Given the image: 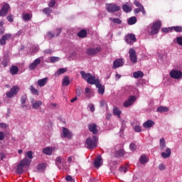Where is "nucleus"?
<instances>
[{
	"label": "nucleus",
	"mask_w": 182,
	"mask_h": 182,
	"mask_svg": "<svg viewBox=\"0 0 182 182\" xmlns=\"http://www.w3.org/2000/svg\"><path fill=\"white\" fill-rule=\"evenodd\" d=\"M99 138L96 135L92 136V137H88L85 141V144L87 149H93L97 147V141Z\"/></svg>",
	"instance_id": "obj_1"
},
{
	"label": "nucleus",
	"mask_w": 182,
	"mask_h": 182,
	"mask_svg": "<svg viewBox=\"0 0 182 182\" xmlns=\"http://www.w3.org/2000/svg\"><path fill=\"white\" fill-rule=\"evenodd\" d=\"M160 29H161V21L160 20H157L153 23L149 30V35H157Z\"/></svg>",
	"instance_id": "obj_2"
},
{
	"label": "nucleus",
	"mask_w": 182,
	"mask_h": 182,
	"mask_svg": "<svg viewBox=\"0 0 182 182\" xmlns=\"http://www.w3.org/2000/svg\"><path fill=\"white\" fill-rule=\"evenodd\" d=\"M134 4L137 7L136 9H134V14H137L141 12L143 15H146V9H144V6H143L139 1L135 0Z\"/></svg>",
	"instance_id": "obj_3"
},
{
	"label": "nucleus",
	"mask_w": 182,
	"mask_h": 182,
	"mask_svg": "<svg viewBox=\"0 0 182 182\" xmlns=\"http://www.w3.org/2000/svg\"><path fill=\"white\" fill-rule=\"evenodd\" d=\"M106 9L107 12H109V14H114V12H119L121 8L119 6H117V4H107Z\"/></svg>",
	"instance_id": "obj_4"
},
{
	"label": "nucleus",
	"mask_w": 182,
	"mask_h": 182,
	"mask_svg": "<svg viewBox=\"0 0 182 182\" xmlns=\"http://www.w3.org/2000/svg\"><path fill=\"white\" fill-rule=\"evenodd\" d=\"M102 51V46H97L96 48H89L86 50L87 55L88 56H95V55H97V53H100Z\"/></svg>",
	"instance_id": "obj_5"
},
{
	"label": "nucleus",
	"mask_w": 182,
	"mask_h": 182,
	"mask_svg": "<svg viewBox=\"0 0 182 182\" xmlns=\"http://www.w3.org/2000/svg\"><path fill=\"white\" fill-rule=\"evenodd\" d=\"M18 92H19V87L15 85L11 88L10 91L7 92L6 97L9 98L14 97L15 95H18Z\"/></svg>",
	"instance_id": "obj_6"
},
{
	"label": "nucleus",
	"mask_w": 182,
	"mask_h": 182,
	"mask_svg": "<svg viewBox=\"0 0 182 182\" xmlns=\"http://www.w3.org/2000/svg\"><path fill=\"white\" fill-rule=\"evenodd\" d=\"M41 62H42V58H36L33 63H31L29 66V70H35L36 68H38V65H41Z\"/></svg>",
	"instance_id": "obj_7"
},
{
	"label": "nucleus",
	"mask_w": 182,
	"mask_h": 182,
	"mask_svg": "<svg viewBox=\"0 0 182 182\" xmlns=\"http://www.w3.org/2000/svg\"><path fill=\"white\" fill-rule=\"evenodd\" d=\"M129 54L131 62H132V63H137V55H136V50L130 48Z\"/></svg>",
	"instance_id": "obj_8"
},
{
	"label": "nucleus",
	"mask_w": 182,
	"mask_h": 182,
	"mask_svg": "<svg viewBox=\"0 0 182 182\" xmlns=\"http://www.w3.org/2000/svg\"><path fill=\"white\" fill-rule=\"evenodd\" d=\"M170 76L173 77V79H181L182 72L178 70H172L170 72Z\"/></svg>",
	"instance_id": "obj_9"
},
{
	"label": "nucleus",
	"mask_w": 182,
	"mask_h": 182,
	"mask_svg": "<svg viewBox=\"0 0 182 182\" xmlns=\"http://www.w3.org/2000/svg\"><path fill=\"white\" fill-rule=\"evenodd\" d=\"M9 4H4L0 10V16H6L8 12H9Z\"/></svg>",
	"instance_id": "obj_10"
},
{
	"label": "nucleus",
	"mask_w": 182,
	"mask_h": 182,
	"mask_svg": "<svg viewBox=\"0 0 182 182\" xmlns=\"http://www.w3.org/2000/svg\"><path fill=\"white\" fill-rule=\"evenodd\" d=\"M12 38V34L6 33L0 39V45L1 46H5L6 45V41H9Z\"/></svg>",
	"instance_id": "obj_11"
},
{
	"label": "nucleus",
	"mask_w": 182,
	"mask_h": 182,
	"mask_svg": "<svg viewBox=\"0 0 182 182\" xmlns=\"http://www.w3.org/2000/svg\"><path fill=\"white\" fill-rule=\"evenodd\" d=\"M136 102V96H129L128 100L124 102V107H130Z\"/></svg>",
	"instance_id": "obj_12"
},
{
	"label": "nucleus",
	"mask_w": 182,
	"mask_h": 182,
	"mask_svg": "<svg viewBox=\"0 0 182 182\" xmlns=\"http://www.w3.org/2000/svg\"><path fill=\"white\" fill-rule=\"evenodd\" d=\"M88 129L92 134H97L99 133V130L97 129V124L92 123L88 124Z\"/></svg>",
	"instance_id": "obj_13"
},
{
	"label": "nucleus",
	"mask_w": 182,
	"mask_h": 182,
	"mask_svg": "<svg viewBox=\"0 0 182 182\" xmlns=\"http://www.w3.org/2000/svg\"><path fill=\"white\" fill-rule=\"evenodd\" d=\"M125 41L127 43L132 45V42H136V36L133 33L128 34L125 37Z\"/></svg>",
	"instance_id": "obj_14"
},
{
	"label": "nucleus",
	"mask_w": 182,
	"mask_h": 182,
	"mask_svg": "<svg viewBox=\"0 0 182 182\" xmlns=\"http://www.w3.org/2000/svg\"><path fill=\"white\" fill-rule=\"evenodd\" d=\"M123 59L117 58L113 63V69H117V68H120V66H123Z\"/></svg>",
	"instance_id": "obj_15"
},
{
	"label": "nucleus",
	"mask_w": 182,
	"mask_h": 182,
	"mask_svg": "<svg viewBox=\"0 0 182 182\" xmlns=\"http://www.w3.org/2000/svg\"><path fill=\"white\" fill-rule=\"evenodd\" d=\"M31 104H32L33 109H34L35 110H38V109H39V107L41 106H42L43 102L41 100L36 101L35 100H31Z\"/></svg>",
	"instance_id": "obj_16"
},
{
	"label": "nucleus",
	"mask_w": 182,
	"mask_h": 182,
	"mask_svg": "<svg viewBox=\"0 0 182 182\" xmlns=\"http://www.w3.org/2000/svg\"><path fill=\"white\" fill-rule=\"evenodd\" d=\"M102 164H103V161H102V156L100 155H98L94 161V166L95 167H96V168H99V167H100Z\"/></svg>",
	"instance_id": "obj_17"
},
{
	"label": "nucleus",
	"mask_w": 182,
	"mask_h": 182,
	"mask_svg": "<svg viewBox=\"0 0 182 182\" xmlns=\"http://www.w3.org/2000/svg\"><path fill=\"white\" fill-rule=\"evenodd\" d=\"M63 137H66L67 139H72V132L70 131H69V129H68L65 127L63 128Z\"/></svg>",
	"instance_id": "obj_18"
},
{
	"label": "nucleus",
	"mask_w": 182,
	"mask_h": 182,
	"mask_svg": "<svg viewBox=\"0 0 182 182\" xmlns=\"http://www.w3.org/2000/svg\"><path fill=\"white\" fill-rule=\"evenodd\" d=\"M87 82L89 83V85H95L96 86L100 81H99L98 79H96L95 76L91 75Z\"/></svg>",
	"instance_id": "obj_19"
},
{
	"label": "nucleus",
	"mask_w": 182,
	"mask_h": 182,
	"mask_svg": "<svg viewBox=\"0 0 182 182\" xmlns=\"http://www.w3.org/2000/svg\"><path fill=\"white\" fill-rule=\"evenodd\" d=\"M161 156L163 159L170 158L171 156V149H170V148H166V152H162Z\"/></svg>",
	"instance_id": "obj_20"
},
{
	"label": "nucleus",
	"mask_w": 182,
	"mask_h": 182,
	"mask_svg": "<svg viewBox=\"0 0 182 182\" xmlns=\"http://www.w3.org/2000/svg\"><path fill=\"white\" fill-rule=\"evenodd\" d=\"M96 87L98 89L99 95H105V85H102V83L97 82Z\"/></svg>",
	"instance_id": "obj_21"
},
{
	"label": "nucleus",
	"mask_w": 182,
	"mask_h": 182,
	"mask_svg": "<svg viewBox=\"0 0 182 182\" xmlns=\"http://www.w3.org/2000/svg\"><path fill=\"white\" fill-rule=\"evenodd\" d=\"M47 83H48V77H44L37 81V85L40 87H43V86H45V85H46Z\"/></svg>",
	"instance_id": "obj_22"
},
{
	"label": "nucleus",
	"mask_w": 182,
	"mask_h": 182,
	"mask_svg": "<svg viewBox=\"0 0 182 182\" xmlns=\"http://www.w3.org/2000/svg\"><path fill=\"white\" fill-rule=\"evenodd\" d=\"M154 126V122L153 120L149 119L143 124V127L147 129L153 127Z\"/></svg>",
	"instance_id": "obj_23"
},
{
	"label": "nucleus",
	"mask_w": 182,
	"mask_h": 182,
	"mask_svg": "<svg viewBox=\"0 0 182 182\" xmlns=\"http://www.w3.org/2000/svg\"><path fill=\"white\" fill-rule=\"evenodd\" d=\"M53 151V148L52 147H46L43 149V153L46 154L47 156H52V153Z\"/></svg>",
	"instance_id": "obj_24"
},
{
	"label": "nucleus",
	"mask_w": 182,
	"mask_h": 182,
	"mask_svg": "<svg viewBox=\"0 0 182 182\" xmlns=\"http://www.w3.org/2000/svg\"><path fill=\"white\" fill-rule=\"evenodd\" d=\"M77 36L82 38H86L87 36V31L85 29H82L77 33Z\"/></svg>",
	"instance_id": "obj_25"
},
{
	"label": "nucleus",
	"mask_w": 182,
	"mask_h": 182,
	"mask_svg": "<svg viewBox=\"0 0 182 182\" xmlns=\"http://www.w3.org/2000/svg\"><path fill=\"white\" fill-rule=\"evenodd\" d=\"M22 18L23 21L28 22L32 19V14H30L29 13L23 14Z\"/></svg>",
	"instance_id": "obj_26"
},
{
	"label": "nucleus",
	"mask_w": 182,
	"mask_h": 182,
	"mask_svg": "<svg viewBox=\"0 0 182 182\" xmlns=\"http://www.w3.org/2000/svg\"><path fill=\"white\" fill-rule=\"evenodd\" d=\"M46 169V165L45 164H39L37 166V171L38 173H43Z\"/></svg>",
	"instance_id": "obj_27"
},
{
	"label": "nucleus",
	"mask_w": 182,
	"mask_h": 182,
	"mask_svg": "<svg viewBox=\"0 0 182 182\" xmlns=\"http://www.w3.org/2000/svg\"><path fill=\"white\" fill-rule=\"evenodd\" d=\"M20 164L23 167H25V166L29 167V166H31V160L28 159L27 158H24L23 160L21 161Z\"/></svg>",
	"instance_id": "obj_28"
},
{
	"label": "nucleus",
	"mask_w": 182,
	"mask_h": 182,
	"mask_svg": "<svg viewBox=\"0 0 182 182\" xmlns=\"http://www.w3.org/2000/svg\"><path fill=\"white\" fill-rule=\"evenodd\" d=\"M149 157L146 156V155H141L139 159L141 164H146V163H149Z\"/></svg>",
	"instance_id": "obj_29"
},
{
	"label": "nucleus",
	"mask_w": 182,
	"mask_h": 182,
	"mask_svg": "<svg viewBox=\"0 0 182 182\" xmlns=\"http://www.w3.org/2000/svg\"><path fill=\"white\" fill-rule=\"evenodd\" d=\"M143 76H144V73H143V72H141V70H138L133 73V77L135 79H139V77H143Z\"/></svg>",
	"instance_id": "obj_30"
},
{
	"label": "nucleus",
	"mask_w": 182,
	"mask_h": 182,
	"mask_svg": "<svg viewBox=\"0 0 182 182\" xmlns=\"http://www.w3.org/2000/svg\"><path fill=\"white\" fill-rule=\"evenodd\" d=\"M80 75L82 78L85 79V80H87V82L89 80L90 76H92V74L90 73H86L85 71H81Z\"/></svg>",
	"instance_id": "obj_31"
},
{
	"label": "nucleus",
	"mask_w": 182,
	"mask_h": 182,
	"mask_svg": "<svg viewBox=\"0 0 182 182\" xmlns=\"http://www.w3.org/2000/svg\"><path fill=\"white\" fill-rule=\"evenodd\" d=\"M114 156L117 159H120V157H123L124 156V151L123 149H119L115 152Z\"/></svg>",
	"instance_id": "obj_32"
},
{
	"label": "nucleus",
	"mask_w": 182,
	"mask_h": 182,
	"mask_svg": "<svg viewBox=\"0 0 182 182\" xmlns=\"http://www.w3.org/2000/svg\"><path fill=\"white\" fill-rule=\"evenodd\" d=\"M62 85L63 86H69V85H70V80H69V76H65L63 77Z\"/></svg>",
	"instance_id": "obj_33"
},
{
	"label": "nucleus",
	"mask_w": 182,
	"mask_h": 182,
	"mask_svg": "<svg viewBox=\"0 0 182 182\" xmlns=\"http://www.w3.org/2000/svg\"><path fill=\"white\" fill-rule=\"evenodd\" d=\"M18 72H19V68H18L15 65L11 66V68H10V73L13 75H18Z\"/></svg>",
	"instance_id": "obj_34"
},
{
	"label": "nucleus",
	"mask_w": 182,
	"mask_h": 182,
	"mask_svg": "<svg viewBox=\"0 0 182 182\" xmlns=\"http://www.w3.org/2000/svg\"><path fill=\"white\" fill-rule=\"evenodd\" d=\"M109 21H110L111 22H113V23H117V25H122V20H120V18H112V17H109Z\"/></svg>",
	"instance_id": "obj_35"
},
{
	"label": "nucleus",
	"mask_w": 182,
	"mask_h": 182,
	"mask_svg": "<svg viewBox=\"0 0 182 182\" xmlns=\"http://www.w3.org/2000/svg\"><path fill=\"white\" fill-rule=\"evenodd\" d=\"M113 114L114 116H117L118 117H120V114H122V111L119 109V107H114V108H113Z\"/></svg>",
	"instance_id": "obj_36"
},
{
	"label": "nucleus",
	"mask_w": 182,
	"mask_h": 182,
	"mask_svg": "<svg viewBox=\"0 0 182 182\" xmlns=\"http://www.w3.org/2000/svg\"><path fill=\"white\" fill-rule=\"evenodd\" d=\"M29 90L33 95H35L36 96H39V90H38V89L36 88H34L33 85L30 86Z\"/></svg>",
	"instance_id": "obj_37"
},
{
	"label": "nucleus",
	"mask_w": 182,
	"mask_h": 182,
	"mask_svg": "<svg viewBox=\"0 0 182 182\" xmlns=\"http://www.w3.org/2000/svg\"><path fill=\"white\" fill-rule=\"evenodd\" d=\"M169 109L167 107H163L161 106L157 108L156 111L159 112V113H164L166 112H168Z\"/></svg>",
	"instance_id": "obj_38"
},
{
	"label": "nucleus",
	"mask_w": 182,
	"mask_h": 182,
	"mask_svg": "<svg viewBox=\"0 0 182 182\" xmlns=\"http://www.w3.org/2000/svg\"><path fill=\"white\" fill-rule=\"evenodd\" d=\"M127 22H128L129 25H134V23H136V22H137V18H136V16L130 17L127 20Z\"/></svg>",
	"instance_id": "obj_39"
},
{
	"label": "nucleus",
	"mask_w": 182,
	"mask_h": 182,
	"mask_svg": "<svg viewBox=\"0 0 182 182\" xmlns=\"http://www.w3.org/2000/svg\"><path fill=\"white\" fill-rule=\"evenodd\" d=\"M52 12L53 10L49 7H46L43 9V14H45V15H47V16H50V14H52Z\"/></svg>",
	"instance_id": "obj_40"
},
{
	"label": "nucleus",
	"mask_w": 182,
	"mask_h": 182,
	"mask_svg": "<svg viewBox=\"0 0 182 182\" xmlns=\"http://www.w3.org/2000/svg\"><path fill=\"white\" fill-rule=\"evenodd\" d=\"M159 147L161 150L166 149V139H164V138L160 139Z\"/></svg>",
	"instance_id": "obj_41"
},
{
	"label": "nucleus",
	"mask_w": 182,
	"mask_h": 182,
	"mask_svg": "<svg viewBox=\"0 0 182 182\" xmlns=\"http://www.w3.org/2000/svg\"><path fill=\"white\" fill-rule=\"evenodd\" d=\"M68 70L65 68H60L56 73L55 76H60V75H63V73H66Z\"/></svg>",
	"instance_id": "obj_42"
},
{
	"label": "nucleus",
	"mask_w": 182,
	"mask_h": 182,
	"mask_svg": "<svg viewBox=\"0 0 182 182\" xmlns=\"http://www.w3.org/2000/svg\"><path fill=\"white\" fill-rule=\"evenodd\" d=\"M4 25H5V22L4 21H0V35L5 33V27H4Z\"/></svg>",
	"instance_id": "obj_43"
},
{
	"label": "nucleus",
	"mask_w": 182,
	"mask_h": 182,
	"mask_svg": "<svg viewBox=\"0 0 182 182\" xmlns=\"http://www.w3.org/2000/svg\"><path fill=\"white\" fill-rule=\"evenodd\" d=\"M122 9L124 12H126L127 14H128L129 12H132V7L129 6V5L127 4H124L122 6Z\"/></svg>",
	"instance_id": "obj_44"
},
{
	"label": "nucleus",
	"mask_w": 182,
	"mask_h": 182,
	"mask_svg": "<svg viewBox=\"0 0 182 182\" xmlns=\"http://www.w3.org/2000/svg\"><path fill=\"white\" fill-rule=\"evenodd\" d=\"M16 172L18 174H22L23 173V166L19 163L17 166Z\"/></svg>",
	"instance_id": "obj_45"
},
{
	"label": "nucleus",
	"mask_w": 182,
	"mask_h": 182,
	"mask_svg": "<svg viewBox=\"0 0 182 182\" xmlns=\"http://www.w3.org/2000/svg\"><path fill=\"white\" fill-rule=\"evenodd\" d=\"M60 164H62V157L58 156L55 159V166L60 168Z\"/></svg>",
	"instance_id": "obj_46"
},
{
	"label": "nucleus",
	"mask_w": 182,
	"mask_h": 182,
	"mask_svg": "<svg viewBox=\"0 0 182 182\" xmlns=\"http://www.w3.org/2000/svg\"><path fill=\"white\" fill-rule=\"evenodd\" d=\"M8 63H9V59L8 58H4L1 62L4 68H6V66H8Z\"/></svg>",
	"instance_id": "obj_47"
},
{
	"label": "nucleus",
	"mask_w": 182,
	"mask_h": 182,
	"mask_svg": "<svg viewBox=\"0 0 182 182\" xmlns=\"http://www.w3.org/2000/svg\"><path fill=\"white\" fill-rule=\"evenodd\" d=\"M59 60H60V58H59V57H50V63H55V62H59Z\"/></svg>",
	"instance_id": "obj_48"
},
{
	"label": "nucleus",
	"mask_w": 182,
	"mask_h": 182,
	"mask_svg": "<svg viewBox=\"0 0 182 182\" xmlns=\"http://www.w3.org/2000/svg\"><path fill=\"white\" fill-rule=\"evenodd\" d=\"M21 105H25V103H26V100H28V96H26V95H22L21 97Z\"/></svg>",
	"instance_id": "obj_49"
},
{
	"label": "nucleus",
	"mask_w": 182,
	"mask_h": 182,
	"mask_svg": "<svg viewBox=\"0 0 182 182\" xmlns=\"http://www.w3.org/2000/svg\"><path fill=\"white\" fill-rule=\"evenodd\" d=\"M161 31L162 32H164V33H168V32H171V31H173V28L172 27L163 28Z\"/></svg>",
	"instance_id": "obj_50"
},
{
	"label": "nucleus",
	"mask_w": 182,
	"mask_h": 182,
	"mask_svg": "<svg viewBox=\"0 0 182 182\" xmlns=\"http://www.w3.org/2000/svg\"><path fill=\"white\" fill-rule=\"evenodd\" d=\"M174 30L175 32H182V27L180 26L172 27V30Z\"/></svg>",
	"instance_id": "obj_51"
},
{
	"label": "nucleus",
	"mask_w": 182,
	"mask_h": 182,
	"mask_svg": "<svg viewBox=\"0 0 182 182\" xmlns=\"http://www.w3.org/2000/svg\"><path fill=\"white\" fill-rule=\"evenodd\" d=\"M53 53V50H52V49L50 48L43 50L44 55H52Z\"/></svg>",
	"instance_id": "obj_52"
},
{
	"label": "nucleus",
	"mask_w": 182,
	"mask_h": 182,
	"mask_svg": "<svg viewBox=\"0 0 182 182\" xmlns=\"http://www.w3.org/2000/svg\"><path fill=\"white\" fill-rule=\"evenodd\" d=\"M56 4V1L55 0H50L48 3V6L49 8H53L54 5Z\"/></svg>",
	"instance_id": "obj_53"
},
{
	"label": "nucleus",
	"mask_w": 182,
	"mask_h": 182,
	"mask_svg": "<svg viewBox=\"0 0 182 182\" xmlns=\"http://www.w3.org/2000/svg\"><path fill=\"white\" fill-rule=\"evenodd\" d=\"M26 156L27 157H28L30 159H33V153L32 152V151H28L26 152Z\"/></svg>",
	"instance_id": "obj_54"
},
{
	"label": "nucleus",
	"mask_w": 182,
	"mask_h": 182,
	"mask_svg": "<svg viewBox=\"0 0 182 182\" xmlns=\"http://www.w3.org/2000/svg\"><path fill=\"white\" fill-rule=\"evenodd\" d=\"M119 171H120L121 173H124V174H125V173L127 172V167H126V166H121V167L119 168Z\"/></svg>",
	"instance_id": "obj_55"
},
{
	"label": "nucleus",
	"mask_w": 182,
	"mask_h": 182,
	"mask_svg": "<svg viewBox=\"0 0 182 182\" xmlns=\"http://www.w3.org/2000/svg\"><path fill=\"white\" fill-rule=\"evenodd\" d=\"M134 129V132H136L137 133H140V132H141V127L139 125H136Z\"/></svg>",
	"instance_id": "obj_56"
},
{
	"label": "nucleus",
	"mask_w": 182,
	"mask_h": 182,
	"mask_svg": "<svg viewBox=\"0 0 182 182\" xmlns=\"http://www.w3.org/2000/svg\"><path fill=\"white\" fill-rule=\"evenodd\" d=\"M6 19L9 21V22H14V16L12 14H9Z\"/></svg>",
	"instance_id": "obj_57"
},
{
	"label": "nucleus",
	"mask_w": 182,
	"mask_h": 182,
	"mask_svg": "<svg viewBox=\"0 0 182 182\" xmlns=\"http://www.w3.org/2000/svg\"><path fill=\"white\" fill-rule=\"evenodd\" d=\"M129 149L132 151H134V150H136V144L134 143L130 144Z\"/></svg>",
	"instance_id": "obj_58"
},
{
	"label": "nucleus",
	"mask_w": 182,
	"mask_h": 182,
	"mask_svg": "<svg viewBox=\"0 0 182 182\" xmlns=\"http://www.w3.org/2000/svg\"><path fill=\"white\" fill-rule=\"evenodd\" d=\"M65 180L68 182H75V180L70 176H67Z\"/></svg>",
	"instance_id": "obj_59"
},
{
	"label": "nucleus",
	"mask_w": 182,
	"mask_h": 182,
	"mask_svg": "<svg viewBox=\"0 0 182 182\" xmlns=\"http://www.w3.org/2000/svg\"><path fill=\"white\" fill-rule=\"evenodd\" d=\"M176 42L178 45L182 46V37H177L176 38Z\"/></svg>",
	"instance_id": "obj_60"
},
{
	"label": "nucleus",
	"mask_w": 182,
	"mask_h": 182,
	"mask_svg": "<svg viewBox=\"0 0 182 182\" xmlns=\"http://www.w3.org/2000/svg\"><path fill=\"white\" fill-rule=\"evenodd\" d=\"M62 31H63L62 28H56V33H57L56 36H59L60 33H62Z\"/></svg>",
	"instance_id": "obj_61"
},
{
	"label": "nucleus",
	"mask_w": 182,
	"mask_h": 182,
	"mask_svg": "<svg viewBox=\"0 0 182 182\" xmlns=\"http://www.w3.org/2000/svg\"><path fill=\"white\" fill-rule=\"evenodd\" d=\"M90 110L93 113L95 112V105L93 104H90L89 105Z\"/></svg>",
	"instance_id": "obj_62"
},
{
	"label": "nucleus",
	"mask_w": 182,
	"mask_h": 182,
	"mask_svg": "<svg viewBox=\"0 0 182 182\" xmlns=\"http://www.w3.org/2000/svg\"><path fill=\"white\" fill-rule=\"evenodd\" d=\"M159 170H161V171L166 170V165L161 164L159 166Z\"/></svg>",
	"instance_id": "obj_63"
},
{
	"label": "nucleus",
	"mask_w": 182,
	"mask_h": 182,
	"mask_svg": "<svg viewBox=\"0 0 182 182\" xmlns=\"http://www.w3.org/2000/svg\"><path fill=\"white\" fill-rule=\"evenodd\" d=\"M100 107H105V106H106V102L105 100H101L100 102Z\"/></svg>",
	"instance_id": "obj_64"
}]
</instances>
